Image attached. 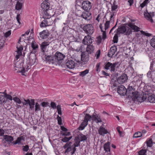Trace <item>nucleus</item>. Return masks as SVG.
Here are the masks:
<instances>
[{
	"instance_id": "f257e3e1",
	"label": "nucleus",
	"mask_w": 155,
	"mask_h": 155,
	"mask_svg": "<svg viewBox=\"0 0 155 155\" xmlns=\"http://www.w3.org/2000/svg\"><path fill=\"white\" fill-rule=\"evenodd\" d=\"M117 32L119 33L124 34L126 35H129L132 32L131 30L128 26V25L120 26L117 30Z\"/></svg>"
},
{
	"instance_id": "f03ea898",
	"label": "nucleus",
	"mask_w": 155,
	"mask_h": 155,
	"mask_svg": "<svg viewBox=\"0 0 155 155\" xmlns=\"http://www.w3.org/2000/svg\"><path fill=\"white\" fill-rule=\"evenodd\" d=\"M22 103L24 105L26 106L29 105L31 110H34V105L35 104L34 99H31L30 100L29 99H24V101H22Z\"/></svg>"
},
{
	"instance_id": "7ed1b4c3",
	"label": "nucleus",
	"mask_w": 155,
	"mask_h": 155,
	"mask_svg": "<svg viewBox=\"0 0 155 155\" xmlns=\"http://www.w3.org/2000/svg\"><path fill=\"white\" fill-rule=\"evenodd\" d=\"M82 28L85 33L88 35H92L94 31L93 26L90 24H88L85 25Z\"/></svg>"
},
{
	"instance_id": "20e7f679",
	"label": "nucleus",
	"mask_w": 155,
	"mask_h": 155,
	"mask_svg": "<svg viewBox=\"0 0 155 155\" xmlns=\"http://www.w3.org/2000/svg\"><path fill=\"white\" fill-rule=\"evenodd\" d=\"M127 79L128 78H112L111 83L114 86L116 87L117 85V83L122 84L127 81Z\"/></svg>"
},
{
	"instance_id": "39448f33",
	"label": "nucleus",
	"mask_w": 155,
	"mask_h": 155,
	"mask_svg": "<svg viewBox=\"0 0 155 155\" xmlns=\"http://www.w3.org/2000/svg\"><path fill=\"white\" fill-rule=\"evenodd\" d=\"M81 13V10H78L76 12V14L77 16H81L85 20H89L91 18V14L90 13L88 12H83L80 16L79 14Z\"/></svg>"
},
{
	"instance_id": "423d86ee",
	"label": "nucleus",
	"mask_w": 155,
	"mask_h": 155,
	"mask_svg": "<svg viewBox=\"0 0 155 155\" xmlns=\"http://www.w3.org/2000/svg\"><path fill=\"white\" fill-rule=\"evenodd\" d=\"M132 98L133 100L135 102L137 101L141 103L146 100L147 99V97L143 96L138 95L136 93Z\"/></svg>"
},
{
	"instance_id": "0eeeda50",
	"label": "nucleus",
	"mask_w": 155,
	"mask_h": 155,
	"mask_svg": "<svg viewBox=\"0 0 155 155\" xmlns=\"http://www.w3.org/2000/svg\"><path fill=\"white\" fill-rule=\"evenodd\" d=\"M92 4L88 1H83L82 3V8L85 11L89 10L92 8Z\"/></svg>"
},
{
	"instance_id": "6e6552de",
	"label": "nucleus",
	"mask_w": 155,
	"mask_h": 155,
	"mask_svg": "<svg viewBox=\"0 0 155 155\" xmlns=\"http://www.w3.org/2000/svg\"><path fill=\"white\" fill-rule=\"evenodd\" d=\"M45 19L41 22L40 26L41 27H44L52 25V20L50 18H44Z\"/></svg>"
},
{
	"instance_id": "1a4fd4ad",
	"label": "nucleus",
	"mask_w": 155,
	"mask_h": 155,
	"mask_svg": "<svg viewBox=\"0 0 155 155\" xmlns=\"http://www.w3.org/2000/svg\"><path fill=\"white\" fill-rule=\"evenodd\" d=\"M117 92L120 95L124 96L126 94L127 92V89L123 85H120L117 88Z\"/></svg>"
},
{
	"instance_id": "9d476101",
	"label": "nucleus",
	"mask_w": 155,
	"mask_h": 155,
	"mask_svg": "<svg viewBox=\"0 0 155 155\" xmlns=\"http://www.w3.org/2000/svg\"><path fill=\"white\" fill-rule=\"evenodd\" d=\"M126 94L128 96V97L132 98L136 94L134 88L132 86H128Z\"/></svg>"
},
{
	"instance_id": "9b49d317",
	"label": "nucleus",
	"mask_w": 155,
	"mask_h": 155,
	"mask_svg": "<svg viewBox=\"0 0 155 155\" xmlns=\"http://www.w3.org/2000/svg\"><path fill=\"white\" fill-rule=\"evenodd\" d=\"M93 40L91 38L89 35L85 36L82 40L83 44L84 45H91L92 43Z\"/></svg>"
},
{
	"instance_id": "f8f14e48",
	"label": "nucleus",
	"mask_w": 155,
	"mask_h": 155,
	"mask_svg": "<svg viewBox=\"0 0 155 155\" xmlns=\"http://www.w3.org/2000/svg\"><path fill=\"white\" fill-rule=\"evenodd\" d=\"M80 140L75 137L74 140V143L73 145L72 146V147H73V152L71 153L72 154H73L76 151V147L80 146Z\"/></svg>"
},
{
	"instance_id": "ddd939ff",
	"label": "nucleus",
	"mask_w": 155,
	"mask_h": 155,
	"mask_svg": "<svg viewBox=\"0 0 155 155\" xmlns=\"http://www.w3.org/2000/svg\"><path fill=\"white\" fill-rule=\"evenodd\" d=\"M74 61L71 59H69L67 61L65 65L70 69H73L74 68L75 65Z\"/></svg>"
},
{
	"instance_id": "4468645a",
	"label": "nucleus",
	"mask_w": 155,
	"mask_h": 155,
	"mask_svg": "<svg viewBox=\"0 0 155 155\" xmlns=\"http://www.w3.org/2000/svg\"><path fill=\"white\" fill-rule=\"evenodd\" d=\"M71 142L67 143L63 147V148L66 149L64 153L68 154L69 152L73 150V148L71 147Z\"/></svg>"
},
{
	"instance_id": "2eb2a0df",
	"label": "nucleus",
	"mask_w": 155,
	"mask_h": 155,
	"mask_svg": "<svg viewBox=\"0 0 155 155\" xmlns=\"http://www.w3.org/2000/svg\"><path fill=\"white\" fill-rule=\"evenodd\" d=\"M81 60L85 64L89 59V55L85 52H83L81 55Z\"/></svg>"
},
{
	"instance_id": "dca6fc26",
	"label": "nucleus",
	"mask_w": 155,
	"mask_h": 155,
	"mask_svg": "<svg viewBox=\"0 0 155 155\" xmlns=\"http://www.w3.org/2000/svg\"><path fill=\"white\" fill-rule=\"evenodd\" d=\"M41 7L43 11H48L50 8V3L46 1L44 2L41 3Z\"/></svg>"
},
{
	"instance_id": "f3484780",
	"label": "nucleus",
	"mask_w": 155,
	"mask_h": 155,
	"mask_svg": "<svg viewBox=\"0 0 155 155\" xmlns=\"http://www.w3.org/2000/svg\"><path fill=\"white\" fill-rule=\"evenodd\" d=\"M87 135H84L81 133H79L76 137V138L80 140V142H84L86 141L87 138Z\"/></svg>"
},
{
	"instance_id": "a211bd4d",
	"label": "nucleus",
	"mask_w": 155,
	"mask_h": 155,
	"mask_svg": "<svg viewBox=\"0 0 155 155\" xmlns=\"http://www.w3.org/2000/svg\"><path fill=\"white\" fill-rule=\"evenodd\" d=\"M92 120L96 123H101L102 122L101 117L98 114H93L92 116Z\"/></svg>"
},
{
	"instance_id": "6ab92c4d",
	"label": "nucleus",
	"mask_w": 155,
	"mask_h": 155,
	"mask_svg": "<svg viewBox=\"0 0 155 155\" xmlns=\"http://www.w3.org/2000/svg\"><path fill=\"white\" fill-rule=\"evenodd\" d=\"M31 46L32 48L31 53L35 54L38 49V46L35 41H32L31 43Z\"/></svg>"
},
{
	"instance_id": "aec40b11",
	"label": "nucleus",
	"mask_w": 155,
	"mask_h": 155,
	"mask_svg": "<svg viewBox=\"0 0 155 155\" xmlns=\"http://www.w3.org/2000/svg\"><path fill=\"white\" fill-rule=\"evenodd\" d=\"M117 49V48L116 46L114 45L112 46L107 54L108 56L110 58L112 57L115 54Z\"/></svg>"
},
{
	"instance_id": "412c9836",
	"label": "nucleus",
	"mask_w": 155,
	"mask_h": 155,
	"mask_svg": "<svg viewBox=\"0 0 155 155\" xmlns=\"http://www.w3.org/2000/svg\"><path fill=\"white\" fill-rule=\"evenodd\" d=\"M39 35L41 39H46L49 36V33L47 30H44L39 33Z\"/></svg>"
},
{
	"instance_id": "4be33fe9",
	"label": "nucleus",
	"mask_w": 155,
	"mask_h": 155,
	"mask_svg": "<svg viewBox=\"0 0 155 155\" xmlns=\"http://www.w3.org/2000/svg\"><path fill=\"white\" fill-rule=\"evenodd\" d=\"M49 44V43L48 42L44 41L41 44V48L43 52L47 51V47L48 46Z\"/></svg>"
},
{
	"instance_id": "5701e85b",
	"label": "nucleus",
	"mask_w": 155,
	"mask_h": 155,
	"mask_svg": "<svg viewBox=\"0 0 155 155\" xmlns=\"http://www.w3.org/2000/svg\"><path fill=\"white\" fill-rule=\"evenodd\" d=\"M65 57V55L60 52H57L55 54V59L58 61L63 60Z\"/></svg>"
},
{
	"instance_id": "b1692460",
	"label": "nucleus",
	"mask_w": 155,
	"mask_h": 155,
	"mask_svg": "<svg viewBox=\"0 0 155 155\" xmlns=\"http://www.w3.org/2000/svg\"><path fill=\"white\" fill-rule=\"evenodd\" d=\"M94 47L93 45H87L86 51L88 54H91L94 52Z\"/></svg>"
},
{
	"instance_id": "393cba45",
	"label": "nucleus",
	"mask_w": 155,
	"mask_h": 155,
	"mask_svg": "<svg viewBox=\"0 0 155 155\" xmlns=\"http://www.w3.org/2000/svg\"><path fill=\"white\" fill-rule=\"evenodd\" d=\"M128 26L131 30L132 29L134 31L137 32L139 31L140 28L132 23H130L128 24Z\"/></svg>"
},
{
	"instance_id": "a878e982",
	"label": "nucleus",
	"mask_w": 155,
	"mask_h": 155,
	"mask_svg": "<svg viewBox=\"0 0 155 155\" xmlns=\"http://www.w3.org/2000/svg\"><path fill=\"white\" fill-rule=\"evenodd\" d=\"M36 59L35 54H34L33 55L30 56L29 57V64L31 65L34 64L35 62Z\"/></svg>"
},
{
	"instance_id": "bb28decb",
	"label": "nucleus",
	"mask_w": 155,
	"mask_h": 155,
	"mask_svg": "<svg viewBox=\"0 0 155 155\" xmlns=\"http://www.w3.org/2000/svg\"><path fill=\"white\" fill-rule=\"evenodd\" d=\"M98 133L100 135L104 136L107 133V131L104 127H101L98 130Z\"/></svg>"
},
{
	"instance_id": "cd10ccee",
	"label": "nucleus",
	"mask_w": 155,
	"mask_h": 155,
	"mask_svg": "<svg viewBox=\"0 0 155 155\" xmlns=\"http://www.w3.org/2000/svg\"><path fill=\"white\" fill-rule=\"evenodd\" d=\"M16 0L17 1V2L15 6V9L19 11L21 9L22 7V4L21 2L22 0L21 1Z\"/></svg>"
},
{
	"instance_id": "c85d7f7f",
	"label": "nucleus",
	"mask_w": 155,
	"mask_h": 155,
	"mask_svg": "<svg viewBox=\"0 0 155 155\" xmlns=\"http://www.w3.org/2000/svg\"><path fill=\"white\" fill-rule=\"evenodd\" d=\"M110 143L109 142H107L104 144V150L106 152L110 151Z\"/></svg>"
},
{
	"instance_id": "c756f323",
	"label": "nucleus",
	"mask_w": 155,
	"mask_h": 155,
	"mask_svg": "<svg viewBox=\"0 0 155 155\" xmlns=\"http://www.w3.org/2000/svg\"><path fill=\"white\" fill-rule=\"evenodd\" d=\"M88 122L85 120H84L83 121L81 125L78 128V129L80 130H83L85 127L87 126Z\"/></svg>"
},
{
	"instance_id": "7c9ffc66",
	"label": "nucleus",
	"mask_w": 155,
	"mask_h": 155,
	"mask_svg": "<svg viewBox=\"0 0 155 155\" xmlns=\"http://www.w3.org/2000/svg\"><path fill=\"white\" fill-rule=\"evenodd\" d=\"M4 139L5 141L8 142V143L12 142L13 140V138L12 136L7 135L4 136Z\"/></svg>"
},
{
	"instance_id": "2f4dec72",
	"label": "nucleus",
	"mask_w": 155,
	"mask_h": 155,
	"mask_svg": "<svg viewBox=\"0 0 155 155\" xmlns=\"http://www.w3.org/2000/svg\"><path fill=\"white\" fill-rule=\"evenodd\" d=\"M145 18L147 20L150 21L151 22H153V20L152 19L151 15L148 12H145L144 14Z\"/></svg>"
},
{
	"instance_id": "473e14b6",
	"label": "nucleus",
	"mask_w": 155,
	"mask_h": 155,
	"mask_svg": "<svg viewBox=\"0 0 155 155\" xmlns=\"http://www.w3.org/2000/svg\"><path fill=\"white\" fill-rule=\"evenodd\" d=\"M148 100L150 103H155V95H151L149 96L148 98Z\"/></svg>"
},
{
	"instance_id": "72a5a7b5",
	"label": "nucleus",
	"mask_w": 155,
	"mask_h": 155,
	"mask_svg": "<svg viewBox=\"0 0 155 155\" xmlns=\"http://www.w3.org/2000/svg\"><path fill=\"white\" fill-rule=\"evenodd\" d=\"M6 100L5 98V97L3 95H0V104H4Z\"/></svg>"
},
{
	"instance_id": "f704fd0d",
	"label": "nucleus",
	"mask_w": 155,
	"mask_h": 155,
	"mask_svg": "<svg viewBox=\"0 0 155 155\" xmlns=\"http://www.w3.org/2000/svg\"><path fill=\"white\" fill-rule=\"evenodd\" d=\"M24 137L23 136H21L18 137L14 143V144H20L21 143V141L24 140Z\"/></svg>"
},
{
	"instance_id": "c9c22d12",
	"label": "nucleus",
	"mask_w": 155,
	"mask_h": 155,
	"mask_svg": "<svg viewBox=\"0 0 155 155\" xmlns=\"http://www.w3.org/2000/svg\"><path fill=\"white\" fill-rule=\"evenodd\" d=\"M48 11H43V17L44 18H50L51 15L48 12Z\"/></svg>"
},
{
	"instance_id": "e433bc0d",
	"label": "nucleus",
	"mask_w": 155,
	"mask_h": 155,
	"mask_svg": "<svg viewBox=\"0 0 155 155\" xmlns=\"http://www.w3.org/2000/svg\"><path fill=\"white\" fill-rule=\"evenodd\" d=\"M118 63L117 62H115L113 64L112 63V64L110 66V71L112 72H114L115 71V68L117 65Z\"/></svg>"
},
{
	"instance_id": "4c0bfd02",
	"label": "nucleus",
	"mask_w": 155,
	"mask_h": 155,
	"mask_svg": "<svg viewBox=\"0 0 155 155\" xmlns=\"http://www.w3.org/2000/svg\"><path fill=\"white\" fill-rule=\"evenodd\" d=\"M89 71V70L86 69L83 71L80 72L79 73V75L81 77H83L88 74Z\"/></svg>"
},
{
	"instance_id": "58836bf2",
	"label": "nucleus",
	"mask_w": 155,
	"mask_h": 155,
	"mask_svg": "<svg viewBox=\"0 0 155 155\" xmlns=\"http://www.w3.org/2000/svg\"><path fill=\"white\" fill-rule=\"evenodd\" d=\"M17 65H16V67L18 68H22L23 69H25V67L23 65L24 64V62H21V63L20 62H18L17 63Z\"/></svg>"
},
{
	"instance_id": "ea45409f",
	"label": "nucleus",
	"mask_w": 155,
	"mask_h": 155,
	"mask_svg": "<svg viewBox=\"0 0 155 155\" xmlns=\"http://www.w3.org/2000/svg\"><path fill=\"white\" fill-rule=\"evenodd\" d=\"M72 138V136H71L69 137H65L64 138H62L61 139V141L63 142L68 143L69 140H70Z\"/></svg>"
},
{
	"instance_id": "a19ab883",
	"label": "nucleus",
	"mask_w": 155,
	"mask_h": 155,
	"mask_svg": "<svg viewBox=\"0 0 155 155\" xmlns=\"http://www.w3.org/2000/svg\"><path fill=\"white\" fill-rule=\"evenodd\" d=\"M92 119V116H90L89 114H86L84 120L88 122L89 120Z\"/></svg>"
},
{
	"instance_id": "79ce46f5",
	"label": "nucleus",
	"mask_w": 155,
	"mask_h": 155,
	"mask_svg": "<svg viewBox=\"0 0 155 155\" xmlns=\"http://www.w3.org/2000/svg\"><path fill=\"white\" fill-rule=\"evenodd\" d=\"M35 112H37L38 111L40 110V106L38 103H36L35 104Z\"/></svg>"
},
{
	"instance_id": "37998d69",
	"label": "nucleus",
	"mask_w": 155,
	"mask_h": 155,
	"mask_svg": "<svg viewBox=\"0 0 155 155\" xmlns=\"http://www.w3.org/2000/svg\"><path fill=\"white\" fill-rule=\"evenodd\" d=\"M45 60L47 62H50L53 60V57L51 56H46L45 55Z\"/></svg>"
},
{
	"instance_id": "c03bdc74",
	"label": "nucleus",
	"mask_w": 155,
	"mask_h": 155,
	"mask_svg": "<svg viewBox=\"0 0 155 155\" xmlns=\"http://www.w3.org/2000/svg\"><path fill=\"white\" fill-rule=\"evenodd\" d=\"M153 143L152 139H150L147 141V145L148 147H152Z\"/></svg>"
},
{
	"instance_id": "a18cd8bd",
	"label": "nucleus",
	"mask_w": 155,
	"mask_h": 155,
	"mask_svg": "<svg viewBox=\"0 0 155 155\" xmlns=\"http://www.w3.org/2000/svg\"><path fill=\"white\" fill-rule=\"evenodd\" d=\"M151 45L153 48H155V36L151 39L150 41Z\"/></svg>"
},
{
	"instance_id": "49530a36",
	"label": "nucleus",
	"mask_w": 155,
	"mask_h": 155,
	"mask_svg": "<svg viewBox=\"0 0 155 155\" xmlns=\"http://www.w3.org/2000/svg\"><path fill=\"white\" fill-rule=\"evenodd\" d=\"M142 136V133L140 132H137L135 133L133 136L134 137L136 138Z\"/></svg>"
},
{
	"instance_id": "de8ad7c7",
	"label": "nucleus",
	"mask_w": 155,
	"mask_h": 155,
	"mask_svg": "<svg viewBox=\"0 0 155 155\" xmlns=\"http://www.w3.org/2000/svg\"><path fill=\"white\" fill-rule=\"evenodd\" d=\"M13 99L16 103L19 104H21L22 102H21L20 99L17 97H13Z\"/></svg>"
},
{
	"instance_id": "09e8293b",
	"label": "nucleus",
	"mask_w": 155,
	"mask_h": 155,
	"mask_svg": "<svg viewBox=\"0 0 155 155\" xmlns=\"http://www.w3.org/2000/svg\"><path fill=\"white\" fill-rule=\"evenodd\" d=\"M112 64V63L110 62H108L105 64L104 67V68L108 70L110 68V66Z\"/></svg>"
},
{
	"instance_id": "8fccbe9b",
	"label": "nucleus",
	"mask_w": 155,
	"mask_h": 155,
	"mask_svg": "<svg viewBox=\"0 0 155 155\" xmlns=\"http://www.w3.org/2000/svg\"><path fill=\"white\" fill-rule=\"evenodd\" d=\"M104 26L105 29V30L107 29L110 26V21H106L104 24Z\"/></svg>"
},
{
	"instance_id": "3c124183",
	"label": "nucleus",
	"mask_w": 155,
	"mask_h": 155,
	"mask_svg": "<svg viewBox=\"0 0 155 155\" xmlns=\"http://www.w3.org/2000/svg\"><path fill=\"white\" fill-rule=\"evenodd\" d=\"M56 108L57 109L58 112L59 114L61 115V107L60 105H58Z\"/></svg>"
},
{
	"instance_id": "603ef678",
	"label": "nucleus",
	"mask_w": 155,
	"mask_h": 155,
	"mask_svg": "<svg viewBox=\"0 0 155 155\" xmlns=\"http://www.w3.org/2000/svg\"><path fill=\"white\" fill-rule=\"evenodd\" d=\"M146 152L145 150L142 149L140 150L139 152V155H145Z\"/></svg>"
},
{
	"instance_id": "864d4df0",
	"label": "nucleus",
	"mask_w": 155,
	"mask_h": 155,
	"mask_svg": "<svg viewBox=\"0 0 155 155\" xmlns=\"http://www.w3.org/2000/svg\"><path fill=\"white\" fill-rule=\"evenodd\" d=\"M22 147V150L24 151L27 152L29 149V146L28 145H26L25 146H23Z\"/></svg>"
},
{
	"instance_id": "5fc2aeb1",
	"label": "nucleus",
	"mask_w": 155,
	"mask_h": 155,
	"mask_svg": "<svg viewBox=\"0 0 155 155\" xmlns=\"http://www.w3.org/2000/svg\"><path fill=\"white\" fill-rule=\"evenodd\" d=\"M118 40V37L117 35V34H115L113 38V41L114 43H117Z\"/></svg>"
},
{
	"instance_id": "6e6d98bb",
	"label": "nucleus",
	"mask_w": 155,
	"mask_h": 155,
	"mask_svg": "<svg viewBox=\"0 0 155 155\" xmlns=\"http://www.w3.org/2000/svg\"><path fill=\"white\" fill-rule=\"evenodd\" d=\"M117 130L119 133L120 136V137L123 136V133L122 131H121L120 130V127H117Z\"/></svg>"
},
{
	"instance_id": "4d7b16f0",
	"label": "nucleus",
	"mask_w": 155,
	"mask_h": 155,
	"mask_svg": "<svg viewBox=\"0 0 155 155\" xmlns=\"http://www.w3.org/2000/svg\"><path fill=\"white\" fill-rule=\"evenodd\" d=\"M17 51H16L17 52H21L22 51L23 49V47L22 46H19V47H18V46L17 45Z\"/></svg>"
},
{
	"instance_id": "13d9d810",
	"label": "nucleus",
	"mask_w": 155,
	"mask_h": 155,
	"mask_svg": "<svg viewBox=\"0 0 155 155\" xmlns=\"http://www.w3.org/2000/svg\"><path fill=\"white\" fill-rule=\"evenodd\" d=\"M57 119L58 124L60 125H61L62 124V120L61 117L58 115L57 117Z\"/></svg>"
},
{
	"instance_id": "bf43d9fd",
	"label": "nucleus",
	"mask_w": 155,
	"mask_h": 155,
	"mask_svg": "<svg viewBox=\"0 0 155 155\" xmlns=\"http://www.w3.org/2000/svg\"><path fill=\"white\" fill-rule=\"evenodd\" d=\"M22 54V52H16V54L15 56V59L16 60H17L19 58V57L21 56Z\"/></svg>"
},
{
	"instance_id": "052dcab7",
	"label": "nucleus",
	"mask_w": 155,
	"mask_h": 155,
	"mask_svg": "<svg viewBox=\"0 0 155 155\" xmlns=\"http://www.w3.org/2000/svg\"><path fill=\"white\" fill-rule=\"evenodd\" d=\"M50 105L51 107L52 108L54 109L56 108V105L55 103L52 102H51Z\"/></svg>"
},
{
	"instance_id": "680f3d73",
	"label": "nucleus",
	"mask_w": 155,
	"mask_h": 155,
	"mask_svg": "<svg viewBox=\"0 0 155 155\" xmlns=\"http://www.w3.org/2000/svg\"><path fill=\"white\" fill-rule=\"evenodd\" d=\"M11 31H9L6 32L4 34V36L6 38H7L11 34Z\"/></svg>"
},
{
	"instance_id": "e2e57ef3",
	"label": "nucleus",
	"mask_w": 155,
	"mask_h": 155,
	"mask_svg": "<svg viewBox=\"0 0 155 155\" xmlns=\"http://www.w3.org/2000/svg\"><path fill=\"white\" fill-rule=\"evenodd\" d=\"M140 32L142 34H143V35H145L146 36L149 37L151 35V34L146 33V32H144V31H140Z\"/></svg>"
},
{
	"instance_id": "0e129e2a",
	"label": "nucleus",
	"mask_w": 155,
	"mask_h": 155,
	"mask_svg": "<svg viewBox=\"0 0 155 155\" xmlns=\"http://www.w3.org/2000/svg\"><path fill=\"white\" fill-rule=\"evenodd\" d=\"M5 98L6 99V98L7 99H9L10 100H12V97L9 94H7L6 93L5 94Z\"/></svg>"
},
{
	"instance_id": "69168bd1",
	"label": "nucleus",
	"mask_w": 155,
	"mask_h": 155,
	"mask_svg": "<svg viewBox=\"0 0 155 155\" xmlns=\"http://www.w3.org/2000/svg\"><path fill=\"white\" fill-rule=\"evenodd\" d=\"M101 36H99L97 38V42L100 44L101 42Z\"/></svg>"
},
{
	"instance_id": "338daca9",
	"label": "nucleus",
	"mask_w": 155,
	"mask_h": 155,
	"mask_svg": "<svg viewBox=\"0 0 155 155\" xmlns=\"http://www.w3.org/2000/svg\"><path fill=\"white\" fill-rule=\"evenodd\" d=\"M117 8V5L113 4V5L111 6V10L112 11H114Z\"/></svg>"
},
{
	"instance_id": "774afa93",
	"label": "nucleus",
	"mask_w": 155,
	"mask_h": 155,
	"mask_svg": "<svg viewBox=\"0 0 155 155\" xmlns=\"http://www.w3.org/2000/svg\"><path fill=\"white\" fill-rule=\"evenodd\" d=\"M114 15V14H111L110 15V20L109 21L110 22L113 23L114 21V18L113 16Z\"/></svg>"
}]
</instances>
